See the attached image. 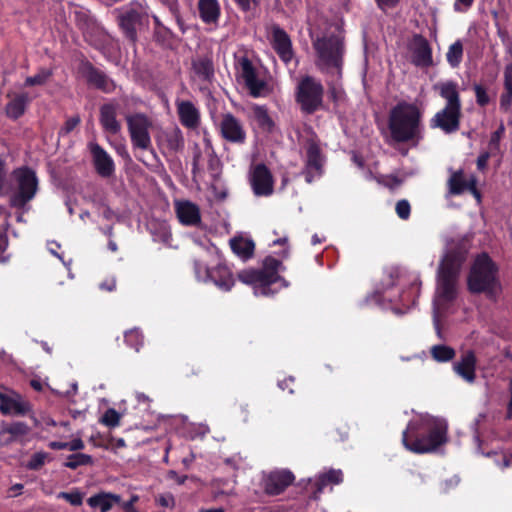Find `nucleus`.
Masks as SVG:
<instances>
[{
	"instance_id": "19",
	"label": "nucleus",
	"mask_w": 512,
	"mask_h": 512,
	"mask_svg": "<svg viewBox=\"0 0 512 512\" xmlns=\"http://www.w3.org/2000/svg\"><path fill=\"white\" fill-rule=\"evenodd\" d=\"M89 149L96 172L101 177H110L114 172V162L112 158L98 143H90Z\"/></svg>"
},
{
	"instance_id": "10",
	"label": "nucleus",
	"mask_w": 512,
	"mask_h": 512,
	"mask_svg": "<svg viewBox=\"0 0 512 512\" xmlns=\"http://www.w3.org/2000/svg\"><path fill=\"white\" fill-rule=\"evenodd\" d=\"M126 121L133 146L142 150L151 149L149 134L151 122L146 115L141 113L127 115Z\"/></svg>"
},
{
	"instance_id": "53",
	"label": "nucleus",
	"mask_w": 512,
	"mask_h": 512,
	"mask_svg": "<svg viewBox=\"0 0 512 512\" xmlns=\"http://www.w3.org/2000/svg\"><path fill=\"white\" fill-rule=\"evenodd\" d=\"M84 448V442L80 439H74L71 442H68V449L70 451H78Z\"/></svg>"
},
{
	"instance_id": "20",
	"label": "nucleus",
	"mask_w": 512,
	"mask_h": 512,
	"mask_svg": "<svg viewBox=\"0 0 512 512\" xmlns=\"http://www.w3.org/2000/svg\"><path fill=\"white\" fill-rule=\"evenodd\" d=\"M31 411V404L25 401L19 393L14 391L10 395L1 398L0 412L3 415L24 416Z\"/></svg>"
},
{
	"instance_id": "31",
	"label": "nucleus",
	"mask_w": 512,
	"mask_h": 512,
	"mask_svg": "<svg viewBox=\"0 0 512 512\" xmlns=\"http://www.w3.org/2000/svg\"><path fill=\"white\" fill-rule=\"evenodd\" d=\"M198 9L200 17L205 23L217 22L220 15V8L217 0H199Z\"/></svg>"
},
{
	"instance_id": "17",
	"label": "nucleus",
	"mask_w": 512,
	"mask_h": 512,
	"mask_svg": "<svg viewBox=\"0 0 512 512\" xmlns=\"http://www.w3.org/2000/svg\"><path fill=\"white\" fill-rule=\"evenodd\" d=\"M220 129L222 137L232 143H244L246 133L240 121L231 113L223 115Z\"/></svg>"
},
{
	"instance_id": "44",
	"label": "nucleus",
	"mask_w": 512,
	"mask_h": 512,
	"mask_svg": "<svg viewBox=\"0 0 512 512\" xmlns=\"http://www.w3.org/2000/svg\"><path fill=\"white\" fill-rule=\"evenodd\" d=\"M121 415L113 408H109L106 410L104 415L101 418V423L108 427H116L120 423Z\"/></svg>"
},
{
	"instance_id": "61",
	"label": "nucleus",
	"mask_w": 512,
	"mask_h": 512,
	"mask_svg": "<svg viewBox=\"0 0 512 512\" xmlns=\"http://www.w3.org/2000/svg\"><path fill=\"white\" fill-rule=\"evenodd\" d=\"M473 3V0H456L454 3V9L456 11H461L460 5H464L466 8L470 7Z\"/></svg>"
},
{
	"instance_id": "18",
	"label": "nucleus",
	"mask_w": 512,
	"mask_h": 512,
	"mask_svg": "<svg viewBox=\"0 0 512 512\" xmlns=\"http://www.w3.org/2000/svg\"><path fill=\"white\" fill-rule=\"evenodd\" d=\"M82 75L86 78L87 82L97 89L104 92H110L114 88L113 82L101 70L94 67L90 62H83L80 66Z\"/></svg>"
},
{
	"instance_id": "21",
	"label": "nucleus",
	"mask_w": 512,
	"mask_h": 512,
	"mask_svg": "<svg viewBox=\"0 0 512 512\" xmlns=\"http://www.w3.org/2000/svg\"><path fill=\"white\" fill-rule=\"evenodd\" d=\"M175 210L183 225L198 226L201 223L200 210L196 204L190 201H179L175 204Z\"/></svg>"
},
{
	"instance_id": "9",
	"label": "nucleus",
	"mask_w": 512,
	"mask_h": 512,
	"mask_svg": "<svg viewBox=\"0 0 512 512\" xmlns=\"http://www.w3.org/2000/svg\"><path fill=\"white\" fill-rule=\"evenodd\" d=\"M323 85L311 76L303 77L297 86L296 101L306 114H313L323 104Z\"/></svg>"
},
{
	"instance_id": "30",
	"label": "nucleus",
	"mask_w": 512,
	"mask_h": 512,
	"mask_svg": "<svg viewBox=\"0 0 512 512\" xmlns=\"http://www.w3.org/2000/svg\"><path fill=\"white\" fill-rule=\"evenodd\" d=\"M92 508H100L101 512H108L114 504L121 503V497L111 493H99L87 500Z\"/></svg>"
},
{
	"instance_id": "43",
	"label": "nucleus",
	"mask_w": 512,
	"mask_h": 512,
	"mask_svg": "<svg viewBox=\"0 0 512 512\" xmlns=\"http://www.w3.org/2000/svg\"><path fill=\"white\" fill-rule=\"evenodd\" d=\"M48 459L49 454L47 452H36L31 456L30 460L26 464V467L29 470H39Z\"/></svg>"
},
{
	"instance_id": "26",
	"label": "nucleus",
	"mask_w": 512,
	"mask_h": 512,
	"mask_svg": "<svg viewBox=\"0 0 512 512\" xmlns=\"http://www.w3.org/2000/svg\"><path fill=\"white\" fill-rule=\"evenodd\" d=\"M177 111L181 123L187 128H196L199 125V112L190 101L177 104Z\"/></svg>"
},
{
	"instance_id": "46",
	"label": "nucleus",
	"mask_w": 512,
	"mask_h": 512,
	"mask_svg": "<svg viewBox=\"0 0 512 512\" xmlns=\"http://www.w3.org/2000/svg\"><path fill=\"white\" fill-rule=\"evenodd\" d=\"M474 91H475L477 104L482 107L486 106L490 101V98L486 92V89L482 85L475 84Z\"/></svg>"
},
{
	"instance_id": "38",
	"label": "nucleus",
	"mask_w": 512,
	"mask_h": 512,
	"mask_svg": "<svg viewBox=\"0 0 512 512\" xmlns=\"http://www.w3.org/2000/svg\"><path fill=\"white\" fill-rule=\"evenodd\" d=\"M430 354L437 362H447L455 357L456 352L452 347L447 345H434L430 349Z\"/></svg>"
},
{
	"instance_id": "51",
	"label": "nucleus",
	"mask_w": 512,
	"mask_h": 512,
	"mask_svg": "<svg viewBox=\"0 0 512 512\" xmlns=\"http://www.w3.org/2000/svg\"><path fill=\"white\" fill-rule=\"evenodd\" d=\"M157 502L162 507H173L175 505L174 497L171 494H163L157 498Z\"/></svg>"
},
{
	"instance_id": "23",
	"label": "nucleus",
	"mask_w": 512,
	"mask_h": 512,
	"mask_svg": "<svg viewBox=\"0 0 512 512\" xmlns=\"http://www.w3.org/2000/svg\"><path fill=\"white\" fill-rule=\"evenodd\" d=\"M475 368L476 356L473 351L465 352L461 359L454 364L455 372L469 383L475 381Z\"/></svg>"
},
{
	"instance_id": "39",
	"label": "nucleus",
	"mask_w": 512,
	"mask_h": 512,
	"mask_svg": "<svg viewBox=\"0 0 512 512\" xmlns=\"http://www.w3.org/2000/svg\"><path fill=\"white\" fill-rule=\"evenodd\" d=\"M165 141L167 148L170 151L178 152L184 147V138L182 136L181 131L178 128H175L169 132L165 133Z\"/></svg>"
},
{
	"instance_id": "5",
	"label": "nucleus",
	"mask_w": 512,
	"mask_h": 512,
	"mask_svg": "<svg viewBox=\"0 0 512 512\" xmlns=\"http://www.w3.org/2000/svg\"><path fill=\"white\" fill-rule=\"evenodd\" d=\"M497 271V266L488 254L478 255L467 278L468 290L475 294L485 293L489 297L494 296L499 287Z\"/></svg>"
},
{
	"instance_id": "57",
	"label": "nucleus",
	"mask_w": 512,
	"mask_h": 512,
	"mask_svg": "<svg viewBox=\"0 0 512 512\" xmlns=\"http://www.w3.org/2000/svg\"><path fill=\"white\" fill-rule=\"evenodd\" d=\"M239 7L244 11H249L251 9L252 4H254L255 0H235Z\"/></svg>"
},
{
	"instance_id": "42",
	"label": "nucleus",
	"mask_w": 512,
	"mask_h": 512,
	"mask_svg": "<svg viewBox=\"0 0 512 512\" xmlns=\"http://www.w3.org/2000/svg\"><path fill=\"white\" fill-rule=\"evenodd\" d=\"M52 73L50 70L41 69L36 75L29 76L25 80V86L44 85L51 77Z\"/></svg>"
},
{
	"instance_id": "56",
	"label": "nucleus",
	"mask_w": 512,
	"mask_h": 512,
	"mask_svg": "<svg viewBox=\"0 0 512 512\" xmlns=\"http://www.w3.org/2000/svg\"><path fill=\"white\" fill-rule=\"evenodd\" d=\"M138 501V496L133 495L129 501L124 502L121 504V507L124 509V511L135 509L134 504Z\"/></svg>"
},
{
	"instance_id": "24",
	"label": "nucleus",
	"mask_w": 512,
	"mask_h": 512,
	"mask_svg": "<svg viewBox=\"0 0 512 512\" xmlns=\"http://www.w3.org/2000/svg\"><path fill=\"white\" fill-rule=\"evenodd\" d=\"M265 275L260 270L247 269L238 273V278L241 282L251 285H258L255 289V294L269 295L270 287L266 285L264 279Z\"/></svg>"
},
{
	"instance_id": "27",
	"label": "nucleus",
	"mask_w": 512,
	"mask_h": 512,
	"mask_svg": "<svg viewBox=\"0 0 512 512\" xmlns=\"http://www.w3.org/2000/svg\"><path fill=\"white\" fill-rule=\"evenodd\" d=\"M31 97L28 93L16 94L6 105V114L11 119H18L26 110V107L31 102Z\"/></svg>"
},
{
	"instance_id": "58",
	"label": "nucleus",
	"mask_w": 512,
	"mask_h": 512,
	"mask_svg": "<svg viewBox=\"0 0 512 512\" xmlns=\"http://www.w3.org/2000/svg\"><path fill=\"white\" fill-rule=\"evenodd\" d=\"M4 180H5L4 163L0 159V195H2L4 193Z\"/></svg>"
},
{
	"instance_id": "45",
	"label": "nucleus",
	"mask_w": 512,
	"mask_h": 512,
	"mask_svg": "<svg viewBox=\"0 0 512 512\" xmlns=\"http://www.w3.org/2000/svg\"><path fill=\"white\" fill-rule=\"evenodd\" d=\"M125 340L130 346L134 347L136 351L139 350V347L143 343V337L137 329L127 331L125 333Z\"/></svg>"
},
{
	"instance_id": "35",
	"label": "nucleus",
	"mask_w": 512,
	"mask_h": 512,
	"mask_svg": "<svg viewBox=\"0 0 512 512\" xmlns=\"http://www.w3.org/2000/svg\"><path fill=\"white\" fill-rule=\"evenodd\" d=\"M232 251L243 259H248L253 255L254 242L243 237H234L230 240Z\"/></svg>"
},
{
	"instance_id": "6",
	"label": "nucleus",
	"mask_w": 512,
	"mask_h": 512,
	"mask_svg": "<svg viewBox=\"0 0 512 512\" xmlns=\"http://www.w3.org/2000/svg\"><path fill=\"white\" fill-rule=\"evenodd\" d=\"M11 179L10 205L17 209L24 208L38 190L37 176L32 169L22 167L13 171Z\"/></svg>"
},
{
	"instance_id": "41",
	"label": "nucleus",
	"mask_w": 512,
	"mask_h": 512,
	"mask_svg": "<svg viewBox=\"0 0 512 512\" xmlns=\"http://www.w3.org/2000/svg\"><path fill=\"white\" fill-rule=\"evenodd\" d=\"M93 458L90 455L83 453H76L68 456L67 462L64 463V466L70 469H76L79 466L92 465Z\"/></svg>"
},
{
	"instance_id": "33",
	"label": "nucleus",
	"mask_w": 512,
	"mask_h": 512,
	"mask_svg": "<svg viewBox=\"0 0 512 512\" xmlns=\"http://www.w3.org/2000/svg\"><path fill=\"white\" fill-rule=\"evenodd\" d=\"M30 431L29 427L24 422H14L10 425H2L0 429V437L9 435L7 439L3 440V444H11L15 438L24 436Z\"/></svg>"
},
{
	"instance_id": "32",
	"label": "nucleus",
	"mask_w": 512,
	"mask_h": 512,
	"mask_svg": "<svg viewBox=\"0 0 512 512\" xmlns=\"http://www.w3.org/2000/svg\"><path fill=\"white\" fill-rule=\"evenodd\" d=\"M340 482H342L341 470L331 469L327 473L321 474L314 483L315 490L313 492V498L317 499L318 495L322 493L323 489L328 484H339Z\"/></svg>"
},
{
	"instance_id": "62",
	"label": "nucleus",
	"mask_w": 512,
	"mask_h": 512,
	"mask_svg": "<svg viewBox=\"0 0 512 512\" xmlns=\"http://www.w3.org/2000/svg\"><path fill=\"white\" fill-rule=\"evenodd\" d=\"M169 477L171 479H174L178 484H184L185 480L187 479L186 475L179 476L175 471H169Z\"/></svg>"
},
{
	"instance_id": "16",
	"label": "nucleus",
	"mask_w": 512,
	"mask_h": 512,
	"mask_svg": "<svg viewBox=\"0 0 512 512\" xmlns=\"http://www.w3.org/2000/svg\"><path fill=\"white\" fill-rule=\"evenodd\" d=\"M251 185L258 196H267L273 192V178L269 169L262 163L257 164L251 174Z\"/></svg>"
},
{
	"instance_id": "59",
	"label": "nucleus",
	"mask_w": 512,
	"mask_h": 512,
	"mask_svg": "<svg viewBox=\"0 0 512 512\" xmlns=\"http://www.w3.org/2000/svg\"><path fill=\"white\" fill-rule=\"evenodd\" d=\"M6 246H7L6 238H5V236H3L0 233V262H5L7 260L6 257L2 256V253L5 251Z\"/></svg>"
},
{
	"instance_id": "36",
	"label": "nucleus",
	"mask_w": 512,
	"mask_h": 512,
	"mask_svg": "<svg viewBox=\"0 0 512 512\" xmlns=\"http://www.w3.org/2000/svg\"><path fill=\"white\" fill-rule=\"evenodd\" d=\"M253 119L256 121L258 127L264 132H272L275 126L274 121L268 114V111L263 106H254L252 108Z\"/></svg>"
},
{
	"instance_id": "8",
	"label": "nucleus",
	"mask_w": 512,
	"mask_h": 512,
	"mask_svg": "<svg viewBox=\"0 0 512 512\" xmlns=\"http://www.w3.org/2000/svg\"><path fill=\"white\" fill-rule=\"evenodd\" d=\"M447 425L444 421L434 420L427 435L416 438L413 442L407 439V431L403 432L404 446L415 453H428L446 443Z\"/></svg>"
},
{
	"instance_id": "13",
	"label": "nucleus",
	"mask_w": 512,
	"mask_h": 512,
	"mask_svg": "<svg viewBox=\"0 0 512 512\" xmlns=\"http://www.w3.org/2000/svg\"><path fill=\"white\" fill-rule=\"evenodd\" d=\"M323 160L319 145L312 139L306 144V162L303 174L307 183H311L315 176L322 174Z\"/></svg>"
},
{
	"instance_id": "64",
	"label": "nucleus",
	"mask_w": 512,
	"mask_h": 512,
	"mask_svg": "<svg viewBox=\"0 0 512 512\" xmlns=\"http://www.w3.org/2000/svg\"><path fill=\"white\" fill-rule=\"evenodd\" d=\"M115 213L114 211L108 207V206H105L104 207V210H103V217L107 220H111L113 217H114Z\"/></svg>"
},
{
	"instance_id": "14",
	"label": "nucleus",
	"mask_w": 512,
	"mask_h": 512,
	"mask_svg": "<svg viewBox=\"0 0 512 512\" xmlns=\"http://www.w3.org/2000/svg\"><path fill=\"white\" fill-rule=\"evenodd\" d=\"M294 479L289 470L272 471L264 479V491L271 496L279 495L293 483Z\"/></svg>"
},
{
	"instance_id": "48",
	"label": "nucleus",
	"mask_w": 512,
	"mask_h": 512,
	"mask_svg": "<svg viewBox=\"0 0 512 512\" xmlns=\"http://www.w3.org/2000/svg\"><path fill=\"white\" fill-rule=\"evenodd\" d=\"M59 497L67 500L71 505H74V506H79L82 504V495L79 492H75V493L61 492L59 494Z\"/></svg>"
},
{
	"instance_id": "52",
	"label": "nucleus",
	"mask_w": 512,
	"mask_h": 512,
	"mask_svg": "<svg viewBox=\"0 0 512 512\" xmlns=\"http://www.w3.org/2000/svg\"><path fill=\"white\" fill-rule=\"evenodd\" d=\"M399 1L400 0H376L378 7L383 11L395 7Z\"/></svg>"
},
{
	"instance_id": "54",
	"label": "nucleus",
	"mask_w": 512,
	"mask_h": 512,
	"mask_svg": "<svg viewBox=\"0 0 512 512\" xmlns=\"http://www.w3.org/2000/svg\"><path fill=\"white\" fill-rule=\"evenodd\" d=\"M489 157L490 155L488 152H484L481 155H479L477 159L478 169L483 170L484 168H486Z\"/></svg>"
},
{
	"instance_id": "25",
	"label": "nucleus",
	"mask_w": 512,
	"mask_h": 512,
	"mask_svg": "<svg viewBox=\"0 0 512 512\" xmlns=\"http://www.w3.org/2000/svg\"><path fill=\"white\" fill-rule=\"evenodd\" d=\"M207 277L224 291H229L234 285L232 273L225 265H217L214 268L207 269Z\"/></svg>"
},
{
	"instance_id": "50",
	"label": "nucleus",
	"mask_w": 512,
	"mask_h": 512,
	"mask_svg": "<svg viewBox=\"0 0 512 512\" xmlns=\"http://www.w3.org/2000/svg\"><path fill=\"white\" fill-rule=\"evenodd\" d=\"M80 123V117L74 116L69 118L64 126L61 128L60 133L62 134H69L78 124Z\"/></svg>"
},
{
	"instance_id": "22",
	"label": "nucleus",
	"mask_w": 512,
	"mask_h": 512,
	"mask_svg": "<svg viewBox=\"0 0 512 512\" xmlns=\"http://www.w3.org/2000/svg\"><path fill=\"white\" fill-rule=\"evenodd\" d=\"M117 105L106 103L100 107V123L103 129L110 134H118L121 130V124L116 118Z\"/></svg>"
},
{
	"instance_id": "11",
	"label": "nucleus",
	"mask_w": 512,
	"mask_h": 512,
	"mask_svg": "<svg viewBox=\"0 0 512 512\" xmlns=\"http://www.w3.org/2000/svg\"><path fill=\"white\" fill-rule=\"evenodd\" d=\"M241 77L243 78L250 95L253 97L266 96L269 93L268 84L258 78L256 68L252 64L251 60L244 56L238 61Z\"/></svg>"
},
{
	"instance_id": "28",
	"label": "nucleus",
	"mask_w": 512,
	"mask_h": 512,
	"mask_svg": "<svg viewBox=\"0 0 512 512\" xmlns=\"http://www.w3.org/2000/svg\"><path fill=\"white\" fill-rule=\"evenodd\" d=\"M192 70L204 82H210L214 77L213 62L209 57H199L192 60Z\"/></svg>"
},
{
	"instance_id": "47",
	"label": "nucleus",
	"mask_w": 512,
	"mask_h": 512,
	"mask_svg": "<svg viewBox=\"0 0 512 512\" xmlns=\"http://www.w3.org/2000/svg\"><path fill=\"white\" fill-rule=\"evenodd\" d=\"M396 213L399 218L406 220L410 216L411 207L407 200L403 199L396 203Z\"/></svg>"
},
{
	"instance_id": "34",
	"label": "nucleus",
	"mask_w": 512,
	"mask_h": 512,
	"mask_svg": "<svg viewBox=\"0 0 512 512\" xmlns=\"http://www.w3.org/2000/svg\"><path fill=\"white\" fill-rule=\"evenodd\" d=\"M505 92L500 97V108L508 112L512 105V64H508L504 70Z\"/></svg>"
},
{
	"instance_id": "29",
	"label": "nucleus",
	"mask_w": 512,
	"mask_h": 512,
	"mask_svg": "<svg viewBox=\"0 0 512 512\" xmlns=\"http://www.w3.org/2000/svg\"><path fill=\"white\" fill-rule=\"evenodd\" d=\"M451 175L447 181L448 194L449 195H460L468 190L470 185V178L466 179L464 171L459 169L457 171L450 170Z\"/></svg>"
},
{
	"instance_id": "12",
	"label": "nucleus",
	"mask_w": 512,
	"mask_h": 512,
	"mask_svg": "<svg viewBox=\"0 0 512 512\" xmlns=\"http://www.w3.org/2000/svg\"><path fill=\"white\" fill-rule=\"evenodd\" d=\"M409 51L411 53V62L422 68H427L433 64L432 50L429 42L420 34L413 36L409 44Z\"/></svg>"
},
{
	"instance_id": "55",
	"label": "nucleus",
	"mask_w": 512,
	"mask_h": 512,
	"mask_svg": "<svg viewBox=\"0 0 512 512\" xmlns=\"http://www.w3.org/2000/svg\"><path fill=\"white\" fill-rule=\"evenodd\" d=\"M476 184H477V180L474 176H471L470 177V185H469V188L468 190L477 198V199H480V192L478 191L477 187H476Z\"/></svg>"
},
{
	"instance_id": "60",
	"label": "nucleus",
	"mask_w": 512,
	"mask_h": 512,
	"mask_svg": "<svg viewBox=\"0 0 512 512\" xmlns=\"http://www.w3.org/2000/svg\"><path fill=\"white\" fill-rule=\"evenodd\" d=\"M49 447L54 450L68 449V442L53 441L49 443Z\"/></svg>"
},
{
	"instance_id": "3",
	"label": "nucleus",
	"mask_w": 512,
	"mask_h": 512,
	"mask_svg": "<svg viewBox=\"0 0 512 512\" xmlns=\"http://www.w3.org/2000/svg\"><path fill=\"white\" fill-rule=\"evenodd\" d=\"M315 51V66L333 79L342 76L343 57L345 53L344 37L340 33L326 32L312 37Z\"/></svg>"
},
{
	"instance_id": "15",
	"label": "nucleus",
	"mask_w": 512,
	"mask_h": 512,
	"mask_svg": "<svg viewBox=\"0 0 512 512\" xmlns=\"http://www.w3.org/2000/svg\"><path fill=\"white\" fill-rule=\"evenodd\" d=\"M271 44L273 49L276 51L279 58L283 62L287 64L292 60L294 52L290 36L284 29H282L278 25L272 26Z\"/></svg>"
},
{
	"instance_id": "37",
	"label": "nucleus",
	"mask_w": 512,
	"mask_h": 512,
	"mask_svg": "<svg viewBox=\"0 0 512 512\" xmlns=\"http://www.w3.org/2000/svg\"><path fill=\"white\" fill-rule=\"evenodd\" d=\"M280 265L279 260L270 256L264 260L263 269H260V271L265 275L264 279L268 287L279 279L277 271Z\"/></svg>"
},
{
	"instance_id": "2",
	"label": "nucleus",
	"mask_w": 512,
	"mask_h": 512,
	"mask_svg": "<svg viewBox=\"0 0 512 512\" xmlns=\"http://www.w3.org/2000/svg\"><path fill=\"white\" fill-rule=\"evenodd\" d=\"M388 129L393 142L418 145L423 139L422 111L413 103L400 101L389 112Z\"/></svg>"
},
{
	"instance_id": "4",
	"label": "nucleus",
	"mask_w": 512,
	"mask_h": 512,
	"mask_svg": "<svg viewBox=\"0 0 512 512\" xmlns=\"http://www.w3.org/2000/svg\"><path fill=\"white\" fill-rule=\"evenodd\" d=\"M433 90L446 100V105L431 118L430 126L442 130L445 134L455 133L460 128L462 116L457 83L453 81L439 82L433 85Z\"/></svg>"
},
{
	"instance_id": "1",
	"label": "nucleus",
	"mask_w": 512,
	"mask_h": 512,
	"mask_svg": "<svg viewBox=\"0 0 512 512\" xmlns=\"http://www.w3.org/2000/svg\"><path fill=\"white\" fill-rule=\"evenodd\" d=\"M469 250L465 239L451 240L447 244V251L443 257L437 275L436 296L433 305V322L438 336L441 338L439 313L447 308L457 296V282L462 264L465 262Z\"/></svg>"
},
{
	"instance_id": "49",
	"label": "nucleus",
	"mask_w": 512,
	"mask_h": 512,
	"mask_svg": "<svg viewBox=\"0 0 512 512\" xmlns=\"http://www.w3.org/2000/svg\"><path fill=\"white\" fill-rule=\"evenodd\" d=\"M504 131H505L504 125L501 124L499 126V128L495 132L492 133L490 141H489V145L491 148L498 149L499 142L504 134Z\"/></svg>"
},
{
	"instance_id": "40",
	"label": "nucleus",
	"mask_w": 512,
	"mask_h": 512,
	"mask_svg": "<svg viewBox=\"0 0 512 512\" xmlns=\"http://www.w3.org/2000/svg\"><path fill=\"white\" fill-rule=\"evenodd\" d=\"M463 57V44L460 40L454 42L446 54L447 62L451 67L456 68L460 65Z\"/></svg>"
},
{
	"instance_id": "7",
	"label": "nucleus",
	"mask_w": 512,
	"mask_h": 512,
	"mask_svg": "<svg viewBox=\"0 0 512 512\" xmlns=\"http://www.w3.org/2000/svg\"><path fill=\"white\" fill-rule=\"evenodd\" d=\"M117 22L124 36L134 45L138 40V31L149 25V15L139 3L117 11Z\"/></svg>"
},
{
	"instance_id": "63",
	"label": "nucleus",
	"mask_w": 512,
	"mask_h": 512,
	"mask_svg": "<svg viewBox=\"0 0 512 512\" xmlns=\"http://www.w3.org/2000/svg\"><path fill=\"white\" fill-rule=\"evenodd\" d=\"M200 158H201V152L197 151L193 157V169H192L193 174H195L198 170Z\"/></svg>"
}]
</instances>
